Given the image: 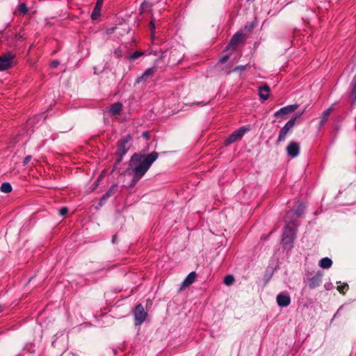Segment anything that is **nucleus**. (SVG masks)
<instances>
[{
  "mask_svg": "<svg viewBox=\"0 0 356 356\" xmlns=\"http://www.w3.org/2000/svg\"><path fill=\"white\" fill-rule=\"evenodd\" d=\"M333 106L334 105L331 106L330 108L326 109L323 113V116H322L321 120L320 122V127L323 126L325 123V122L327 120L329 115L331 114V113L333 111Z\"/></svg>",
  "mask_w": 356,
  "mask_h": 356,
  "instance_id": "obj_20",
  "label": "nucleus"
},
{
  "mask_svg": "<svg viewBox=\"0 0 356 356\" xmlns=\"http://www.w3.org/2000/svg\"><path fill=\"white\" fill-rule=\"evenodd\" d=\"M196 277V273L195 272H191L190 273L187 277L185 278V280L183 281L181 284V288L188 286L193 284L195 282Z\"/></svg>",
  "mask_w": 356,
  "mask_h": 356,
  "instance_id": "obj_18",
  "label": "nucleus"
},
{
  "mask_svg": "<svg viewBox=\"0 0 356 356\" xmlns=\"http://www.w3.org/2000/svg\"><path fill=\"white\" fill-rule=\"evenodd\" d=\"M135 325H141L147 317V313L145 312L144 307L142 305H138L136 306L134 310Z\"/></svg>",
  "mask_w": 356,
  "mask_h": 356,
  "instance_id": "obj_5",
  "label": "nucleus"
},
{
  "mask_svg": "<svg viewBox=\"0 0 356 356\" xmlns=\"http://www.w3.org/2000/svg\"><path fill=\"white\" fill-rule=\"evenodd\" d=\"M143 55V52L140 51H135L131 55L129 56L130 59H136Z\"/></svg>",
  "mask_w": 356,
  "mask_h": 356,
  "instance_id": "obj_24",
  "label": "nucleus"
},
{
  "mask_svg": "<svg viewBox=\"0 0 356 356\" xmlns=\"http://www.w3.org/2000/svg\"><path fill=\"white\" fill-rule=\"evenodd\" d=\"M19 11L25 14L27 11H28V9L26 8V6L25 3H21L19 4Z\"/></svg>",
  "mask_w": 356,
  "mask_h": 356,
  "instance_id": "obj_25",
  "label": "nucleus"
},
{
  "mask_svg": "<svg viewBox=\"0 0 356 356\" xmlns=\"http://www.w3.org/2000/svg\"><path fill=\"white\" fill-rule=\"evenodd\" d=\"M270 88L267 85H264L259 88V95L263 100H267L270 96Z\"/></svg>",
  "mask_w": 356,
  "mask_h": 356,
  "instance_id": "obj_14",
  "label": "nucleus"
},
{
  "mask_svg": "<svg viewBox=\"0 0 356 356\" xmlns=\"http://www.w3.org/2000/svg\"><path fill=\"white\" fill-rule=\"evenodd\" d=\"M234 282V277L232 275H228L224 278V284L230 286Z\"/></svg>",
  "mask_w": 356,
  "mask_h": 356,
  "instance_id": "obj_22",
  "label": "nucleus"
},
{
  "mask_svg": "<svg viewBox=\"0 0 356 356\" xmlns=\"http://www.w3.org/2000/svg\"><path fill=\"white\" fill-rule=\"evenodd\" d=\"M296 224L292 222H286V225L282 233V243L284 245H291L296 237Z\"/></svg>",
  "mask_w": 356,
  "mask_h": 356,
  "instance_id": "obj_2",
  "label": "nucleus"
},
{
  "mask_svg": "<svg viewBox=\"0 0 356 356\" xmlns=\"http://www.w3.org/2000/svg\"><path fill=\"white\" fill-rule=\"evenodd\" d=\"M332 265V261L329 257H324L319 261V266L323 269L330 268Z\"/></svg>",
  "mask_w": 356,
  "mask_h": 356,
  "instance_id": "obj_19",
  "label": "nucleus"
},
{
  "mask_svg": "<svg viewBox=\"0 0 356 356\" xmlns=\"http://www.w3.org/2000/svg\"><path fill=\"white\" fill-rule=\"evenodd\" d=\"M323 273L321 271L316 272V273L309 279L308 286L309 289H315L318 287L322 282Z\"/></svg>",
  "mask_w": 356,
  "mask_h": 356,
  "instance_id": "obj_10",
  "label": "nucleus"
},
{
  "mask_svg": "<svg viewBox=\"0 0 356 356\" xmlns=\"http://www.w3.org/2000/svg\"><path fill=\"white\" fill-rule=\"evenodd\" d=\"M114 241H116V238H115V237L113 238V241L114 242Z\"/></svg>",
  "mask_w": 356,
  "mask_h": 356,
  "instance_id": "obj_35",
  "label": "nucleus"
},
{
  "mask_svg": "<svg viewBox=\"0 0 356 356\" xmlns=\"http://www.w3.org/2000/svg\"><path fill=\"white\" fill-rule=\"evenodd\" d=\"M104 0H97L96 2L95 7L92 13L91 17L92 19H97L101 14V9Z\"/></svg>",
  "mask_w": 356,
  "mask_h": 356,
  "instance_id": "obj_16",
  "label": "nucleus"
},
{
  "mask_svg": "<svg viewBox=\"0 0 356 356\" xmlns=\"http://www.w3.org/2000/svg\"><path fill=\"white\" fill-rule=\"evenodd\" d=\"M122 104L120 102L114 103L110 106L108 112L113 115H119L122 110Z\"/></svg>",
  "mask_w": 356,
  "mask_h": 356,
  "instance_id": "obj_15",
  "label": "nucleus"
},
{
  "mask_svg": "<svg viewBox=\"0 0 356 356\" xmlns=\"http://www.w3.org/2000/svg\"><path fill=\"white\" fill-rule=\"evenodd\" d=\"M300 151V147L298 143L295 141H291L289 143L288 146L286 147V153L291 158L297 157Z\"/></svg>",
  "mask_w": 356,
  "mask_h": 356,
  "instance_id": "obj_9",
  "label": "nucleus"
},
{
  "mask_svg": "<svg viewBox=\"0 0 356 356\" xmlns=\"http://www.w3.org/2000/svg\"><path fill=\"white\" fill-rule=\"evenodd\" d=\"M130 140V136H127L126 137L123 138L120 140L118 141V149H117V154L119 156L118 161L120 162L124 155L126 154L127 152V144Z\"/></svg>",
  "mask_w": 356,
  "mask_h": 356,
  "instance_id": "obj_6",
  "label": "nucleus"
},
{
  "mask_svg": "<svg viewBox=\"0 0 356 356\" xmlns=\"http://www.w3.org/2000/svg\"><path fill=\"white\" fill-rule=\"evenodd\" d=\"M15 58V55L8 51L0 56V71L10 68Z\"/></svg>",
  "mask_w": 356,
  "mask_h": 356,
  "instance_id": "obj_4",
  "label": "nucleus"
},
{
  "mask_svg": "<svg viewBox=\"0 0 356 356\" xmlns=\"http://www.w3.org/2000/svg\"><path fill=\"white\" fill-rule=\"evenodd\" d=\"M298 107V104L289 105L284 107L281 108L280 110L276 111L274 114L275 117L281 118L282 119L285 118V115L293 113L295 111Z\"/></svg>",
  "mask_w": 356,
  "mask_h": 356,
  "instance_id": "obj_8",
  "label": "nucleus"
},
{
  "mask_svg": "<svg viewBox=\"0 0 356 356\" xmlns=\"http://www.w3.org/2000/svg\"><path fill=\"white\" fill-rule=\"evenodd\" d=\"M352 86V93L355 96V99H356V81L353 83Z\"/></svg>",
  "mask_w": 356,
  "mask_h": 356,
  "instance_id": "obj_27",
  "label": "nucleus"
},
{
  "mask_svg": "<svg viewBox=\"0 0 356 356\" xmlns=\"http://www.w3.org/2000/svg\"><path fill=\"white\" fill-rule=\"evenodd\" d=\"M302 114V113H299L296 116L292 118L285 124V125L281 129L280 131L277 143H280V142L284 141L286 139L288 133L294 127L296 118L300 117Z\"/></svg>",
  "mask_w": 356,
  "mask_h": 356,
  "instance_id": "obj_3",
  "label": "nucleus"
},
{
  "mask_svg": "<svg viewBox=\"0 0 356 356\" xmlns=\"http://www.w3.org/2000/svg\"><path fill=\"white\" fill-rule=\"evenodd\" d=\"M245 40V35L242 32H237L231 39L227 49L234 47L238 44L243 42Z\"/></svg>",
  "mask_w": 356,
  "mask_h": 356,
  "instance_id": "obj_11",
  "label": "nucleus"
},
{
  "mask_svg": "<svg viewBox=\"0 0 356 356\" xmlns=\"http://www.w3.org/2000/svg\"><path fill=\"white\" fill-rule=\"evenodd\" d=\"M228 59V56H225L223 57H222L220 59V63H225V61H227Z\"/></svg>",
  "mask_w": 356,
  "mask_h": 356,
  "instance_id": "obj_31",
  "label": "nucleus"
},
{
  "mask_svg": "<svg viewBox=\"0 0 356 356\" xmlns=\"http://www.w3.org/2000/svg\"><path fill=\"white\" fill-rule=\"evenodd\" d=\"M31 156H26V157L24 158V161H23L24 164V165L28 164V163H29V162L31 161Z\"/></svg>",
  "mask_w": 356,
  "mask_h": 356,
  "instance_id": "obj_29",
  "label": "nucleus"
},
{
  "mask_svg": "<svg viewBox=\"0 0 356 356\" xmlns=\"http://www.w3.org/2000/svg\"><path fill=\"white\" fill-rule=\"evenodd\" d=\"M143 136L145 137V138H148V133L147 132H143Z\"/></svg>",
  "mask_w": 356,
  "mask_h": 356,
  "instance_id": "obj_34",
  "label": "nucleus"
},
{
  "mask_svg": "<svg viewBox=\"0 0 356 356\" xmlns=\"http://www.w3.org/2000/svg\"><path fill=\"white\" fill-rule=\"evenodd\" d=\"M114 241H116V238H115V237L113 238V241L114 242Z\"/></svg>",
  "mask_w": 356,
  "mask_h": 356,
  "instance_id": "obj_36",
  "label": "nucleus"
},
{
  "mask_svg": "<svg viewBox=\"0 0 356 356\" xmlns=\"http://www.w3.org/2000/svg\"><path fill=\"white\" fill-rule=\"evenodd\" d=\"M149 26H150V29L152 31V37H153L154 34L155 33V29H156L155 24L153 21L150 22Z\"/></svg>",
  "mask_w": 356,
  "mask_h": 356,
  "instance_id": "obj_26",
  "label": "nucleus"
},
{
  "mask_svg": "<svg viewBox=\"0 0 356 356\" xmlns=\"http://www.w3.org/2000/svg\"><path fill=\"white\" fill-rule=\"evenodd\" d=\"M156 72V67H149L147 69L144 73L136 79V83H139L142 81H146L149 76H152Z\"/></svg>",
  "mask_w": 356,
  "mask_h": 356,
  "instance_id": "obj_13",
  "label": "nucleus"
},
{
  "mask_svg": "<svg viewBox=\"0 0 356 356\" xmlns=\"http://www.w3.org/2000/svg\"><path fill=\"white\" fill-rule=\"evenodd\" d=\"M247 131L248 129L243 127L236 130L225 140V145H229L241 139Z\"/></svg>",
  "mask_w": 356,
  "mask_h": 356,
  "instance_id": "obj_7",
  "label": "nucleus"
},
{
  "mask_svg": "<svg viewBox=\"0 0 356 356\" xmlns=\"http://www.w3.org/2000/svg\"><path fill=\"white\" fill-rule=\"evenodd\" d=\"M296 209H293L291 211L288 212V216H289L291 213L294 214L296 217H300L302 214L304 213L305 206L299 202H296Z\"/></svg>",
  "mask_w": 356,
  "mask_h": 356,
  "instance_id": "obj_17",
  "label": "nucleus"
},
{
  "mask_svg": "<svg viewBox=\"0 0 356 356\" xmlns=\"http://www.w3.org/2000/svg\"><path fill=\"white\" fill-rule=\"evenodd\" d=\"M0 191L5 193H8L12 191V186L8 182L3 183L0 186Z\"/></svg>",
  "mask_w": 356,
  "mask_h": 356,
  "instance_id": "obj_21",
  "label": "nucleus"
},
{
  "mask_svg": "<svg viewBox=\"0 0 356 356\" xmlns=\"http://www.w3.org/2000/svg\"><path fill=\"white\" fill-rule=\"evenodd\" d=\"M245 68H246V65H239V66H237L236 67H235L234 71H236L238 70H245Z\"/></svg>",
  "mask_w": 356,
  "mask_h": 356,
  "instance_id": "obj_30",
  "label": "nucleus"
},
{
  "mask_svg": "<svg viewBox=\"0 0 356 356\" xmlns=\"http://www.w3.org/2000/svg\"><path fill=\"white\" fill-rule=\"evenodd\" d=\"M58 63H59L58 61H54V62H52L51 65L53 67H56L58 66Z\"/></svg>",
  "mask_w": 356,
  "mask_h": 356,
  "instance_id": "obj_33",
  "label": "nucleus"
},
{
  "mask_svg": "<svg viewBox=\"0 0 356 356\" xmlns=\"http://www.w3.org/2000/svg\"><path fill=\"white\" fill-rule=\"evenodd\" d=\"M348 285L347 284H343L337 286V290L341 293H344L345 291H346L348 289Z\"/></svg>",
  "mask_w": 356,
  "mask_h": 356,
  "instance_id": "obj_23",
  "label": "nucleus"
},
{
  "mask_svg": "<svg viewBox=\"0 0 356 356\" xmlns=\"http://www.w3.org/2000/svg\"><path fill=\"white\" fill-rule=\"evenodd\" d=\"M68 212V209L66 207H63L60 209L59 213L61 216H65Z\"/></svg>",
  "mask_w": 356,
  "mask_h": 356,
  "instance_id": "obj_28",
  "label": "nucleus"
},
{
  "mask_svg": "<svg viewBox=\"0 0 356 356\" xmlns=\"http://www.w3.org/2000/svg\"><path fill=\"white\" fill-rule=\"evenodd\" d=\"M111 195V189L103 196V198H107Z\"/></svg>",
  "mask_w": 356,
  "mask_h": 356,
  "instance_id": "obj_32",
  "label": "nucleus"
},
{
  "mask_svg": "<svg viewBox=\"0 0 356 356\" xmlns=\"http://www.w3.org/2000/svg\"><path fill=\"white\" fill-rule=\"evenodd\" d=\"M277 303L280 307H286L291 303V298L289 295L280 293L276 298Z\"/></svg>",
  "mask_w": 356,
  "mask_h": 356,
  "instance_id": "obj_12",
  "label": "nucleus"
},
{
  "mask_svg": "<svg viewBox=\"0 0 356 356\" xmlns=\"http://www.w3.org/2000/svg\"><path fill=\"white\" fill-rule=\"evenodd\" d=\"M158 156L159 154L156 152H152L147 155L134 154L129 163L134 176L133 181L137 182L145 175Z\"/></svg>",
  "mask_w": 356,
  "mask_h": 356,
  "instance_id": "obj_1",
  "label": "nucleus"
}]
</instances>
